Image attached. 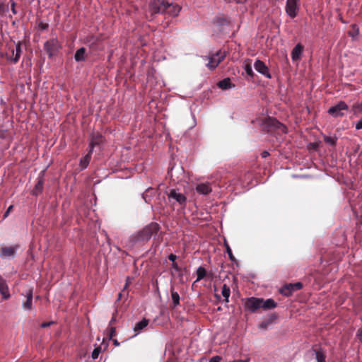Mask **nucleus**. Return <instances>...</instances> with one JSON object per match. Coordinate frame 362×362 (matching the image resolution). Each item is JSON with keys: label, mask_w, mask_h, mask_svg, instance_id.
<instances>
[{"label": "nucleus", "mask_w": 362, "mask_h": 362, "mask_svg": "<svg viewBox=\"0 0 362 362\" xmlns=\"http://www.w3.org/2000/svg\"><path fill=\"white\" fill-rule=\"evenodd\" d=\"M254 67L255 70L259 74H262L267 78H271L272 75L269 73L268 67L266 66L264 62L261 60H256L254 64Z\"/></svg>", "instance_id": "12"}, {"label": "nucleus", "mask_w": 362, "mask_h": 362, "mask_svg": "<svg viewBox=\"0 0 362 362\" xmlns=\"http://www.w3.org/2000/svg\"><path fill=\"white\" fill-rule=\"evenodd\" d=\"M102 142L103 136L100 134H93L90 142V149H92V152L93 151L94 147L100 145Z\"/></svg>", "instance_id": "19"}, {"label": "nucleus", "mask_w": 362, "mask_h": 362, "mask_svg": "<svg viewBox=\"0 0 362 362\" xmlns=\"http://www.w3.org/2000/svg\"><path fill=\"white\" fill-rule=\"evenodd\" d=\"M303 51V46L300 43L297 44L291 52L292 60L297 61V60L300 59Z\"/></svg>", "instance_id": "16"}, {"label": "nucleus", "mask_w": 362, "mask_h": 362, "mask_svg": "<svg viewBox=\"0 0 362 362\" xmlns=\"http://www.w3.org/2000/svg\"><path fill=\"white\" fill-rule=\"evenodd\" d=\"M19 245L1 246L0 247V257L1 258H14Z\"/></svg>", "instance_id": "9"}, {"label": "nucleus", "mask_w": 362, "mask_h": 362, "mask_svg": "<svg viewBox=\"0 0 362 362\" xmlns=\"http://www.w3.org/2000/svg\"><path fill=\"white\" fill-rule=\"evenodd\" d=\"M152 192H154L153 189H148L144 194H143V198L144 199L146 202H148L149 200L147 199V197L148 196V193H151Z\"/></svg>", "instance_id": "38"}, {"label": "nucleus", "mask_w": 362, "mask_h": 362, "mask_svg": "<svg viewBox=\"0 0 362 362\" xmlns=\"http://www.w3.org/2000/svg\"><path fill=\"white\" fill-rule=\"evenodd\" d=\"M349 110L348 105L343 100L338 102L336 105L330 107L327 112L333 117H342L344 116V111Z\"/></svg>", "instance_id": "3"}, {"label": "nucleus", "mask_w": 362, "mask_h": 362, "mask_svg": "<svg viewBox=\"0 0 362 362\" xmlns=\"http://www.w3.org/2000/svg\"><path fill=\"white\" fill-rule=\"evenodd\" d=\"M217 86L219 88L222 90H227L231 88H234L235 86V84L231 83L230 79L229 78H226L220 81L217 83Z\"/></svg>", "instance_id": "17"}, {"label": "nucleus", "mask_w": 362, "mask_h": 362, "mask_svg": "<svg viewBox=\"0 0 362 362\" xmlns=\"http://www.w3.org/2000/svg\"><path fill=\"white\" fill-rule=\"evenodd\" d=\"M173 168H172L168 172V175L170 177V178L172 179L173 177Z\"/></svg>", "instance_id": "52"}, {"label": "nucleus", "mask_w": 362, "mask_h": 362, "mask_svg": "<svg viewBox=\"0 0 362 362\" xmlns=\"http://www.w3.org/2000/svg\"><path fill=\"white\" fill-rule=\"evenodd\" d=\"M52 323H53V322H42V323L41 324V327H43V328H45V327H49V326L51 324H52Z\"/></svg>", "instance_id": "46"}, {"label": "nucleus", "mask_w": 362, "mask_h": 362, "mask_svg": "<svg viewBox=\"0 0 362 362\" xmlns=\"http://www.w3.org/2000/svg\"><path fill=\"white\" fill-rule=\"evenodd\" d=\"M222 296L224 297V301L226 303H228L230 294V289L229 286H228L226 284H223L222 287V291H221Z\"/></svg>", "instance_id": "29"}, {"label": "nucleus", "mask_w": 362, "mask_h": 362, "mask_svg": "<svg viewBox=\"0 0 362 362\" xmlns=\"http://www.w3.org/2000/svg\"><path fill=\"white\" fill-rule=\"evenodd\" d=\"M244 69L248 76H250V77L254 76L255 74L252 71V65L250 63H247L245 65Z\"/></svg>", "instance_id": "31"}, {"label": "nucleus", "mask_w": 362, "mask_h": 362, "mask_svg": "<svg viewBox=\"0 0 362 362\" xmlns=\"http://www.w3.org/2000/svg\"><path fill=\"white\" fill-rule=\"evenodd\" d=\"M38 27L40 30H45L48 28L49 25H48V23H46L40 22L38 24Z\"/></svg>", "instance_id": "39"}, {"label": "nucleus", "mask_w": 362, "mask_h": 362, "mask_svg": "<svg viewBox=\"0 0 362 362\" xmlns=\"http://www.w3.org/2000/svg\"><path fill=\"white\" fill-rule=\"evenodd\" d=\"M44 182H45L44 175H43V173H41V175H40L37 177V182L35 184V185L32 191L33 195L38 196L39 194H40L42 192Z\"/></svg>", "instance_id": "14"}, {"label": "nucleus", "mask_w": 362, "mask_h": 362, "mask_svg": "<svg viewBox=\"0 0 362 362\" xmlns=\"http://www.w3.org/2000/svg\"><path fill=\"white\" fill-rule=\"evenodd\" d=\"M21 42L19 41L16 44V54H15L14 57L12 59V62L14 64H16L18 62V60L21 57Z\"/></svg>", "instance_id": "27"}, {"label": "nucleus", "mask_w": 362, "mask_h": 362, "mask_svg": "<svg viewBox=\"0 0 362 362\" xmlns=\"http://www.w3.org/2000/svg\"><path fill=\"white\" fill-rule=\"evenodd\" d=\"M324 141L326 144L334 146L336 145L337 139L331 136H325Z\"/></svg>", "instance_id": "32"}, {"label": "nucleus", "mask_w": 362, "mask_h": 362, "mask_svg": "<svg viewBox=\"0 0 362 362\" xmlns=\"http://www.w3.org/2000/svg\"><path fill=\"white\" fill-rule=\"evenodd\" d=\"M263 127L267 129L268 132H272L278 130L282 133H286V127L276 119L273 117L265 118L262 122Z\"/></svg>", "instance_id": "2"}, {"label": "nucleus", "mask_w": 362, "mask_h": 362, "mask_svg": "<svg viewBox=\"0 0 362 362\" xmlns=\"http://www.w3.org/2000/svg\"><path fill=\"white\" fill-rule=\"evenodd\" d=\"M197 277L196 281H199L203 279L206 275V269L203 267H198V269H197Z\"/></svg>", "instance_id": "30"}, {"label": "nucleus", "mask_w": 362, "mask_h": 362, "mask_svg": "<svg viewBox=\"0 0 362 362\" xmlns=\"http://www.w3.org/2000/svg\"><path fill=\"white\" fill-rule=\"evenodd\" d=\"M11 11H12L13 14H16V8H15L16 4H15V2L13 1H11Z\"/></svg>", "instance_id": "45"}, {"label": "nucleus", "mask_w": 362, "mask_h": 362, "mask_svg": "<svg viewBox=\"0 0 362 362\" xmlns=\"http://www.w3.org/2000/svg\"><path fill=\"white\" fill-rule=\"evenodd\" d=\"M86 48L81 47L76 52L74 59L77 62H83L86 59Z\"/></svg>", "instance_id": "22"}, {"label": "nucleus", "mask_w": 362, "mask_h": 362, "mask_svg": "<svg viewBox=\"0 0 362 362\" xmlns=\"http://www.w3.org/2000/svg\"><path fill=\"white\" fill-rule=\"evenodd\" d=\"M277 306V303L272 298L264 300L262 298V308L263 310L274 309Z\"/></svg>", "instance_id": "21"}, {"label": "nucleus", "mask_w": 362, "mask_h": 362, "mask_svg": "<svg viewBox=\"0 0 362 362\" xmlns=\"http://www.w3.org/2000/svg\"><path fill=\"white\" fill-rule=\"evenodd\" d=\"M351 111L354 115L362 113V101L355 103L351 107Z\"/></svg>", "instance_id": "28"}, {"label": "nucleus", "mask_w": 362, "mask_h": 362, "mask_svg": "<svg viewBox=\"0 0 362 362\" xmlns=\"http://www.w3.org/2000/svg\"><path fill=\"white\" fill-rule=\"evenodd\" d=\"M168 259H169V260L172 261L173 262H175L177 256L171 253L168 255Z\"/></svg>", "instance_id": "44"}, {"label": "nucleus", "mask_w": 362, "mask_h": 362, "mask_svg": "<svg viewBox=\"0 0 362 362\" xmlns=\"http://www.w3.org/2000/svg\"><path fill=\"white\" fill-rule=\"evenodd\" d=\"M117 311L115 310V312L113 313L112 317L109 322V327H113L112 325L115 324V322L117 321Z\"/></svg>", "instance_id": "36"}, {"label": "nucleus", "mask_w": 362, "mask_h": 362, "mask_svg": "<svg viewBox=\"0 0 362 362\" xmlns=\"http://www.w3.org/2000/svg\"><path fill=\"white\" fill-rule=\"evenodd\" d=\"M61 47V45L57 38L50 39L46 41L44 45L45 50L49 58L57 55Z\"/></svg>", "instance_id": "4"}, {"label": "nucleus", "mask_w": 362, "mask_h": 362, "mask_svg": "<svg viewBox=\"0 0 362 362\" xmlns=\"http://www.w3.org/2000/svg\"><path fill=\"white\" fill-rule=\"evenodd\" d=\"M168 197L170 202L175 200L180 205H185L187 197L182 193H179L176 189H172L168 193Z\"/></svg>", "instance_id": "11"}, {"label": "nucleus", "mask_w": 362, "mask_h": 362, "mask_svg": "<svg viewBox=\"0 0 362 362\" xmlns=\"http://www.w3.org/2000/svg\"><path fill=\"white\" fill-rule=\"evenodd\" d=\"M92 153H93L92 149H89L88 153L85 156H83V158H81L79 165H80V167L81 168V169L83 170L88 167L90 160H91Z\"/></svg>", "instance_id": "18"}, {"label": "nucleus", "mask_w": 362, "mask_h": 362, "mask_svg": "<svg viewBox=\"0 0 362 362\" xmlns=\"http://www.w3.org/2000/svg\"><path fill=\"white\" fill-rule=\"evenodd\" d=\"M13 209V206H12V205H11V206H10L7 209L6 211V212L4 213V218H5V217H6V216L8 215V214L10 213V211H11V209Z\"/></svg>", "instance_id": "48"}, {"label": "nucleus", "mask_w": 362, "mask_h": 362, "mask_svg": "<svg viewBox=\"0 0 362 362\" xmlns=\"http://www.w3.org/2000/svg\"><path fill=\"white\" fill-rule=\"evenodd\" d=\"M116 335V328L115 327H109L108 329V338L112 339V337Z\"/></svg>", "instance_id": "35"}, {"label": "nucleus", "mask_w": 362, "mask_h": 362, "mask_svg": "<svg viewBox=\"0 0 362 362\" xmlns=\"http://www.w3.org/2000/svg\"><path fill=\"white\" fill-rule=\"evenodd\" d=\"M0 293L3 296V298L4 299H8L11 296L6 282L1 275H0Z\"/></svg>", "instance_id": "15"}, {"label": "nucleus", "mask_w": 362, "mask_h": 362, "mask_svg": "<svg viewBox=\"0 0 362 362\" xmlns=\"http://www.w3.org/2000/svg\"><path fill=\"white\" fill-rule=\"evenodd\" d=\"M160 230V226L158 223L151 222L132 235L131 236V241L134 243H147L152 237L155 238L159 233Z\"/></svg>", "instance_id": "1"}, {"label": "nucleus", "mask_w": 362, "mask_h": 362, "mask_svg": "<svg viewBox=\"0 0 362 362\" xmlns=\"http://www.w3.org/2000/svg\"><path fill=\"white\" fill-rule=\"evenodd\" d=\"M7 11H8V6L0 2V15H3Z\"/></svg>", "instance_id": "37"}, {"label": "nucleus", "mask_w": 362, "mask_h": 362, "mask_svg": "<svg viewBox=\"0 0 362 362\" xmlns=\"http://www.w3.org/2000/svg\"><path fill=\"white\" fill-rule=\"evenodd\" d=\"M299 0H287L285 11L286 13L291 18H294L298 15L300 6Z\"/></svg>", "instance_id": "8"}, {"label": "nucleus", "mask_w": 362, "mask_h": 362, "mask_svg": "<svg viewBox=\"0 0 362 362\" xmlns=\"http://www.w3.org/2000/svg\"><path fill=\"white\" fill-rule=\"evenodd\" d=\"M270 321H263L259 325V328L261 329H267L268 325L270 324Z\"/></svg>", "instance_id": "40"}, {"label": "nucleus", "mask_w": 362, "mask_h": 362, "mask_svg": "<svg viewBox=\"0 0 362 362\" xmlns=\"http://www.w3.org/2000/svg\"><path fill=\"white\" fill-rule=\"evenodd\" d=\"M112 341H113V344L115 346H117L119 345V343L118 342V341L117 339H112Z\"/></svg>", "instance_id": "53"}, {"label": "nucleus", "mask_w": 362, "mask_h": 362, "mask_svg": "<svg viewBox=\"0 0 362 362\" xmlns=\"http://www.w3.org/2000/svg\"><path fill=\"white\" fill-rule=\"evenodd\" d=\"M124 292V290L123 289L122 292L119 293L118 294V298H117V300H119L122 299V295H123V293Z\"/></svg>", "instance_id": "51"}, {"label": "nucleus", "mask_w": 362, "mask_h": 362, "mask_svg": "<svg viewBox=\"0 0 362 362\" xmlns=\"http://www.w3.org/2000/svg\"><path fill=\"white\" fill-rule=\"evenodd\" d=\"M171 298L173 300V308H176L180 305V296L177 291H175L173 287L170 289Z\"/></svg>", "instance_id": "24"}, {"label": "nucleus", "mask_w": 362, "mask_h": 362, "mask_svg": "<svg viewBox=\"0 0 362 362\" xmlns=\"http://www.w3.org/2000/svg\"><path fill=\"white\" fill-rule=\"evenodd\" d=\"M132 279H133L129 276L127 277L124 290L127 289V288L129 286V285L132 283Z\"/></svg>", "instance_id": "42"}, {"label": "nucleus", "mask_w": 362, "mask_h": 362, "mask_svg": "<svg viewBox=\"0 0 362 362\" xmlns=\"http://www.w3.org/2000/svg\"><path fill=\"white\" fill-rule=\"evenodd\" d=\"M165 9L164 14H168L170 16H177L180 11L181 8L177 4H170L165 0Z\"/></svg>", "instance_id": "13"}, {"label": "nucleus", "mask_w": 362, "mask_h": 362, "mask_svg": "<svg viewBox=\"0 0 362 362\" xmlns=\"http://www.w3.org/2000/svg\"><path fill=\"white\" fill-rule=\"evenodd\" d=\"M302 288L303 284L300 282H296L294 284H286L280 288L279 292L281 294L286 297H288L291 296L294 291H298Z\"/></svg>", "instance_id": "7"}, {"label": "nucleus", "mask_w": 362, "mask_h": 362, "mask_svg": "<svg viewBox=\"0 0 362 362\" xmlns=\"http://www.w3.org/2000/svg\"><path fill=\"white\" fill-rule=\"evenodd\" d=\"M172 267H173V269H174L176 271H180V267L176 262H173Z\"/></svg>", "instance_id": "47"}, {"label": "nucleus", "mask_w": 362, "mask_h": 362, "mask_svg": "<svg viewBox=\"0 0 362 362\" xmlns=\"http://www.w3.org/2000/svg\"><path fill=\"white\" fill-rule=\"evenodd\" d=\"M159 235H160L161 237H162V235H163V234H162V233H161V232L159 233Z\"/></svg>", "instance_id": "55"}, {"label": "nucleus", "mask_w": 362, "mask_h": 362, "mask_svg": "<svg viewBox=\"0 0 362 362\" xmlns=\"http://www.w3.org/2000/svg\"><path fill=\"white\" fill-rule=\"evenodd\" d=\"M224 57V54L221 52H217L208 58L209 62L206 64V66L211 70L214 69L223 60Z\"/></svg>", "instance_id": "10"}, {"label": "nucleus", "mask_w": 362, "mask_h": 362, "mask_svg": "<svg viewBox=\"0 0 362 362\" xmlns=\"http://www.w3.org/2000/svg\"><path fill=\"white\" fill-rule=\"evenodd\" d=\"M269 156V153L267 151H263L262 153V158H266Z\"/></svg>", "instance_id": "50"}, {"label": "nucleus", "mask_w": 362, "mask_h": 362, "mask_svg": "<svg viewBox=\"0 0 362 362\" xmlns=\"http://www.w3.org/2000/svg\"><path fill=\"white\" fill-rule=\"evenodd\" d=\"M221 358L218 356H216L212 357L209 360V362H221Z\"/></svg>", "instance_id": "43"}, {"label": "nucleus", "mask_w": 362, "mask_h": 362, "mask_svg": "<svg viewBox=\"0 0 362 362\" xmlns=\"http://www.w3.org/2000/svg\"><path fill=\"white\" fill-rule=\"evenodd\" d=\"M148 325V320L144 318L140 322L136 323L134 331L136 332H139L143 330L147 325Z\"/></svg>", "instance_id": "23"}, {"label": "nucleus", "mask_w": 362, "mask_h": 362, "mask_svg": "<svg viewBox=\"0 0 362 362\" xmlns=\"http://www.w3.org/2000/svg\"><path fill=\"white\" fill-rule=\"evenodd\" d=\"M249 361H250V358H247L245 360L239 359V360H235L234 362H249Z\"/></svg>", "instance_id": "49"}, {"label": "nucleus", "mask_w": 362, "mask_h": 362, "mask_svg": "<svg viewBox=\"0 0 362 362\" xmlns=\"http://www.w3.org/2000/svg\"><path fill=\"white\" fill-rule=\"evenodd\" d=\"M355 127L357 130L362 129V117L356 122Z\"/></svg>", "instance_id": "41"}, {"label": "nucleus", "mask_w": 362, "mask_h": 362, "mask_svg": "<svg viewBox=\"0 0 362 362\" xmlns=\"http://www.w3.org/2000/svg\"><path fill=\"white\" fill-rule=\"evenodd\" d=\"M33 305V291H29L27 294V300L23 303V308L25 310H31Z\"/></svg>", "instance_id": "25"}, {"label": "nucleus", "mask_w": 362, "mask_h": 362, "mask_svg": "<svg viewBox=\"0 0 362 362\" xmlns=\"http://www.w3.org/2000/svg\"><path fill=\"white\" fill-rule=\"evenodd\" d=\"M100 352H101L100 346H98V347L95 348L92 352V355H91L92 358L96 359L98 357Z\"/></svg>", "instance_id": "34"}, {"label": "nucleus", "mask_w": 362, "mask_h": 362, "mask_svg": "<svg viewBox=\"0 0 362 362\" xmlns=\"http://www.w3.org/2000/svg\"><path fill=\"white\" fill-rule=\"evenodd\" d=\"M12 54L13 55L14 54V49H12Z\"/></svg>", "instance_id": "54"}, {"label": "nucleus", "mask_w": 362, "mask_h": 362, "mask_svg": "<svg viewBox=\"0 0 362 362\" xmlns=\"http://www.w3.org/2000/svg\"><path fill=\"white\" fill-rule=\"evenodd\" d=\"M262 298L250 297L245 299V309L250 313H256L262 308Z\"/></svg>", "instance_id": "5"}, {"label": "nucleus", "mask_w": 362, "mask_h": 362, "mask_svg": "<svg viewBox=\"0 0 362 362\" xmlns=\"http://www.w3.org/2000/svg\"><path fill=\"white\" fill-rule=\"evenodd\" d=\"M225 245H226V252H227V253L228 255L229 259L232 262H235V257H234L230 246L228 244H226V243Z\"/></svg>", "instance_id": "33"}, {"label": "nucleus", "mask_w": 362, "mask_h": 362, "mask_svg": "<svg viewBox=\"0 0 362 362\" xmlns=\"http://www.w3.org/2000/svg\"><path fill=\"white\" fill-rule=\"evenodd\" d=\"M317 362H325L326 355L322 349H313Z\"/></svg>", "instance_id": "26"}, {"label": "nucleus", "mask_w": 362, "mask_h": 362, "mask_svg": "<svg viewBox=\"0 0 362 362\" xmlns=\"http://www.w3.org/2000/svg\"><path fill=\"white\" fill-rule=\"evenodd\" d=\"M165 8V0H151L150 1L149 11L152 16L164 14Z\"/></svg>", "instance_id": "6"}, {"label": "nucleus", "mask_w": 362, "mask_h": 362, "mask_svg": "<svg viewBox=\"0 0 362 362\" xmlns=\"http://www.w3.org/2000/svg\"><path fill=\"white\" fill-rule=\"evenodd\" d=\"M196 190L198 193L206 195L211 192V187L209 184L202 183L197 186Z\"/></svg>", "instance_id": "20"}]
</instances>
